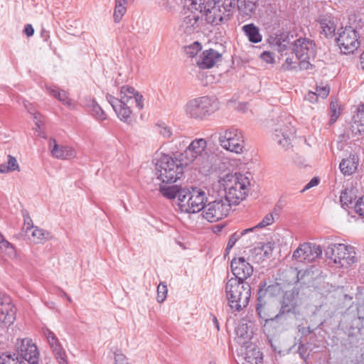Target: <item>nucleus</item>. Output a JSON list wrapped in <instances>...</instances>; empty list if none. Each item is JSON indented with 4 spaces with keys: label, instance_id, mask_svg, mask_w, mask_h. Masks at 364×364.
<instances>
[{
    "label": "nucleus",
    "instance_id": "nucleus-1",
    "mask_svg": "<svg viewBox=\"0 0 364 364\" xmlns=\"http://www.w3.org/2000/svg\"><path fill=\"white\" fill-rule=\"evenodd\" d=\"M213 158L207 149L206 140L200 138L190 142L184 152L175 159L167 155L163 156L157 161V166L164 181H174L182 177L183 168L191 164L200 172L209 171Z\"/></svg>",
    "mask_w": 364,
    "mask_h": 364
},
{
    "label": "nucleus",
    "instance_id": "nucleus-2",
    "mask_svg": "<svg viewBox=\"0 0 364 364\" xmlns=\"http://www.w3.org/2000/svg\"><path fill=\"white\" fill-rule=\"evenodd\" d=\"M225 191V199L230 204L237 205L247 196L250 188V180L242 173L228 174L221 181Z\"/></svg>",
    "mask_w": 364,
    "mask_h": 364
},
{
    "label": "nucleus",
    "instance_id": "nucleus-3",
    "mask_svg": "<svg viewBox=\"0 0 364 364\" xmlns=\"http://www.w3.org/2000/svg\"><path fill=\"white\" fill-rule=\"evenodd\" d=\"M225 291L232 309L239 311L247 306L251 296L249 283L231 278L226 284Z\"/></svg>",
    "mask_w": 364,
    "mask_h": 364
},
{
    "label": "nucleus",
    "instance_id": "nucleus-4",
    "mask_svg": "<svg viewBox=\"0 0 364 364\" xmlns=\"http://www.w3.org/2000/svg\"><path fill=\"white\" fill-rule=\"evenodd\" d=\"M207 196L205 191L197 187L184 188L179 192L178 207L186 213H196L203 210Z\"/></svg>",
    "mask_w": 364,
    "mask_h": 364
},
{
    "label": "nucleus",
    "instance_id": "nucleus-5",
    "mask_svg": "<svg viewBox=\"0 0 364 364\" xmlns=\"http://www.w3.org/2000/svg\"><path fill=\"white\" fill-rule=\"evenodd\" d=\"M277 44L280 51L292 46V50L298 59H310L315 56V44L307 38H299L294 41H291L289 35L285 38L281 36L277 38Z\"/></svg>",
    "mask_w": 364,
    "mask_h": 364
},
{
    "label": "nucleus",
    "instance_id": "nucleus-6",
    "mask_svg": "<svg viewBox=\"0 0 364 364\" xmlns=\"http://www.w3.org/2000/svg\"><path fill=\"white\" fill-rule=\"evenodd\" d=\"M213 104L212 99L208 96L192 99L185 105L186 114L189 118L203 120L215 112Z\"/></svg>",
    "mask_w": 364,
    "mask_h": 364
},
{
    "label": "nucleus",
    "instance_id": "nucleus-7",
    "mask_svg": "<svg viewBox=\"0 0 364 364\" xmlns=\"http://www.w3.org/2000/svg\"><path fill=\"white\" fill-rule=\"evenodd\" d=\"M326 257L341 267H347L355 262L354 247L344 244H331L325 250Z\"/></svg>",
    "mask_w": 364,
    "mask_h": 364
},
{
    "label": "nucleus",
    "instance_id": "nucleus-8",
    "mask_svg": "<svg viewBox=\"0 0 364 364\" xmlns=\"http://www.w3.org/2000/svg\"><path fill=\"white\" fill-rule=\"evenodd\" d=\"M220 146L231 152L240 154L242 152L245 145L244 136L241 131L230 127L219 133Z\"/></svg>",
    "mask_w": 364,
    "mask_h": 364
},
{
    "label": "nucleus",
    "instance_id": "nucleus-9",
    "mask_svg": "<svg viewBox=\"0 0 364 364\" xmlns=\"http://www.w3.org/2000/svg\"><path fill=\"white\" fill-rule=\"evenodd\" d=\"M231 209V205L225 198L206 202L202 215L210 223L218 222L225 218Z\"/></svg>",
    "mask_w": 364,
    "mask_h": 364
},
{
    "label": "nucleus",
    "instance_id": "nucleus-10",
    "mask_svg": "<svg viewBox=\"0 0 364 364\" xmlns=\"http://www.w3.org/2000/svg\"><path fill=\"white\" fill-rule=\"evenodd\" d=\"M276 287L274 285H269L267 287L266 282L261 284L257 292V304L256 310L259 318H265L266 317L274 318L275 310L270 304L272 294Z\"/></svg>",
    "mask_w": 364,
    "mask_h": 364
},
{
    "label": "nucleus",
    "instance_id": "nucleus-11",
    "mask_svg": "<svg viewBox=\"0 0 364 364\" xmlns=\"http://www.w3.org/2000/svg\"><path fill=\"white\" fill-rule=\"evenodd\" d=\"M338 35L336 43L343 53H353L360 46L358 33L350 26L341 28Z\"/></svg>",
    "mask_w": 364,
    "mask_h": 364
},
{
    "label": "nucleus",
    "instance_id": "nucleus-12",
    "mask_svg": "<svg viewBox=\"0 0 364 364\" xmlns=\"http://www.w3.org/2000/svg\"><path fill=\"white\" fill-rule=\"evenodd\" d=\"M200 11L192 5L191 10L186 12V16L179 26V31L186 35H191L198 31L201 19L202 6L199 5Z\"/></svg>",
    "mask_w": 364,
    "mask_h": 364
},
{
    "label": "nucleus",
    "instance_id": "nucleus-13",
    "mask_svg": "<svg viewBox=\"0 0 364 364\" xmlns=\"http://www.w3.org/2000/svg\"><path fill=\"white\" fill-rule=\"evenodd\" d=\"M16 346L18 353L25 360L31 364L38 363L39 352L31 339L23 338L16 343Z\"/></svg>",
    "mask_w": 364,
    "mask_h": 364
},
{
    "label": "nucleus",
    "instance_id": "nucleus-14",
    "mask_svg": "<svg viewBox=\"0 0 364 364\" xmlns=\"http://www.w3.org/2000/svg\"><path fill=\"white\" fill-rule=\"evenodd\" d=\"M230 267L235 276L234 278L240 282H245L253 273L252 266L244 257L233 258L231 261Z\"/></svg>",
    "mask_w": 364,
    "mask_h": 364
},
{
    "label": "nucleus",
    "instance_id": "nucleus-15",
    "mask_svg": "<svg viewBox=\"0 0 364 364\" xmlns=\"http://www.w3.org/2000/svg\"><path fill=\"white\" fill-rule=\"evenodd\" d=\"M295 132V128L288 122L282 126L280 125L274 130L273 139L283 148L288 149L291 146V138Z\"/></svg>",
    "mask_w": 364,
    "mask_h": 364
},
{
    "label": "nucleus",
    "instance_id": "nucleus-16",
    "mask_svg": "<svg viewBox=\"0 0 364 364\" xmlns=\"http://www.w3.org/2000/svg\"><path fill=\"white\" fill-rule=\"evenodd\" d=\"M120 103L132 105L135 103L139 109L144 107V97L131 86H122L120 90Z\"/></svg>",
    "mask_w": 364,
    "mask_h": 364
},
{
    "label": "nucleus",
    "instance_id": "nucleus-17",
    "mask_svg": "<svg viewBox=\"0 0 364 364\" xmlns=\"http://www.w3.org/2000/svg\"><path fill=\"white\" fill-rule=\"evenodd\" d=\"M235 332L239 342L245 344L253 336L255 325L252 320H235Z\"/></svg>",
    "mask_w": 364,
    "mask_h": 364
},
{
    "label": "nucleus",
    "instance_id": "nucleus-18",
    "mask_svg": "<svg viewBox=\"0 0 364 364\" xmlns=\"http://www.w3.org/2000/svg\"><path fill=\"white\" fill-rule=\"evenodd\" d=\"M106 99L121 121L128 122L131 119L132 111L129 105L120 103L118 98L109 94H107Z\"/></svg>",
    "mask_w": 364,
    "mask_h": 364
},
{
    "label": "nucleus",
    "instance_id": "nucleus-19",
    "mask_svg": "<svg viewBox=\"0 0 364 364\" xmlns=\"http://www.w3.org/2000/svg\"><path fill=\"white\" fill-rule=\"evenodd\" d=\"M205 20L212 25H220L228 22L232 16L230 13L223 12V9L214 5L205 10Z\"/></svg>",
    "mask_w": 364,
    "mask_h": 364
},
{
    "label": "nucleus",
    "instance_id": "nucleus-20",
    "mask_svg": "<svg viewBox=\"0 0 364 364\" xmlns=\"http://www.w3.org/2000/svg\"><path fill=\"white\" fill-rule=\"evenodd\" d=\"M156 179H159L161 181L159 185V191L163 196L168 199H173L176 197L178 198L179 192L183 189L179 187L178 185H168L173 183L176 182L179 178H177L174 181H164L163 178L160 176V171H159L157 163L156 164Z\"/></svg>",
    "mask_w": 364,
    "mask_h": 364
},
{
    "label": "nucleus",
    "instance_id": "nucleus-21",
    "mask_svg": "<svg viewBox=\"0 0 364 364\" xmlns=\"http://www.w3.org/2000/svg\"><path fill=\"white\" fill-rule=\"evenodd\" d=\"M221 60L222 55L219 52L213 49H208L202 53L197 63L200 68L208 69L213 67Z\"/></svg>",
    "mask_w": 364,
    "mask_h": 364
},
{
    "label": "nucleus",
    "instance_id": "nucleus-22",
    "mask_svg": "<svg viewBox=\"0 0 364 364\" xmlns=\"http://www.w3.org/2000/svg\"><path fill=\"white\" fill-rule=\"evenodd\" d=\"M49 149L52 156L59 159H68L75 156V150L72 147L58 145L53 138L50 139Z\"/></svg>",
    "mask_w": 364,
    "mask_h": 364
},
{
    "label": "nucleus",
    "instance_id": "nucleus-23",
    "mask_svg": "<svg viewBox=\"0 0 364 364\" xmlns=\"http://www.w3.org/2000/svg\"><path fill=\"white\" fill-rule=\"evenodd\" d=\"M299 251L303 252V255L305 262H311L318 258L322 254V249L320 245L312 244L310 242H305L300 245L297 248L296 254Z\"/></svg>",
    "mask_w": 364,
    "mask_h": 364
},
{
    "label": "nucleus",
    "instance_id": "nucleus-24",
    "mask_svg": "<svg viewBox=\"0 0 364 364\" xmlns=\"http://www.w3.org/2000/svg\"><path fill=\"white\" fill-rule=\"evenodd\" d=\"M16 309L9 296L0 293V318H16Z\"/></svg>",
    "mask_w": 364,
    "mask_h": 364
},
{
    "label": "nucleus",
    "instance_id": "nucleus-25",
    "mask_svg": "<svg viewBox=\"0 0 364 364\" xmlns=\"http://www.w3.org/2000/svg\"><path fill=\"white\" fill-rule=\"evenodd\" d=\"M258 1L259 0L237 1L235 3L240 16L246 20L250 18L256 11Z\"/></svg>",
    "mask_w": 364,
    "mask_h": 364
},
{
    "label": "nucleus",
    "instance_id": "nucleus-26",
    "mask_svg": "<svg viewBox=\"0 0 364 364\" xmlns=\"http://www.w3.org/2000/svg\"><path fill=\"white\" fill-rule=\"evenodd\" d=\"M296 302L292 294H286L284 296L280 311L276 314L273 318H279L280 317L291 316L294 314Z\"/></svg>",
    "mask_w": 364,
    "mask_h": 364
},
{
    "label": "nucleus",
    "instance_id": "nucleus-27",
    "mask_svg": "<svg viewBox=\"0 0 364 364\" xmlns=\"http://www.w3.org/2000/svg\"><path fill=\"white\" fill-rule=\"evenodd\" d=\"M350 129L355 134L364 133V103L358 107L357 112L352 119Z\"/></svg>",
    "mask_w": 364,
    "mask_h": 364
},
{
    "label": "nucleus",
    "instance_id": "nucleus-28",
    "mask_svg": "<svg viewBox=\"0 0 364 364\" xmlns=\"http://www.w3.org/2000/svg\"><path fill=\"white\" fill-rule=\"evenodd\" d=\"M242 31L244 32L248 40L253 43H257L262 41V36L259 32V29L254 23H249L242 27Z\"/></svg>",
    "mask_w": 364,
    "mask_h": 364
},
{
    "label": "nucleus",
    "instance_id": "nucleus-29",
    "mask_svg": "<svg viewBox=\"0 0 364 364\" xmlns=\"http://www.w3.org/2000/svg\"><path fill=\"white\" fill-rule=\"evenodd\" d=\"M318 21L321 28V33L324 34L326 37L332 36V35L335 33L336 26L332 21L331 16H321Z\"/></svg>",
    "mask_w": 364,
    "mask_h": 364
},
{
    "label": "nucleus",
    "instance_id": "nucleus-30",
    "mask_svg": "<svg viewBox=\"0 0 364 364\" xmlns=\"http://www.w3.org/2000/svg\"><path fill=\"white\" fill-rule=\"evenodd\" d=\"M358 304L355 307L350 306L347 310V316H350L352 312L356 311V316L353 315V318H364V292L359 291L356 294Z\"/></svg>",
    "mask_w": 364,
    "mask_h": 364
},
{
    "label": "nucleus",
    "instance_id": "nucleus-31",
    "mask_svg": "<svg viewBox=\"0 0 364 364\" xmlns=\"http://www.w3.org/2000/svg\"><path fill=\"white\" fill-rule=\"evenodd\" d=\"M254 228H247L242 230L241 232H235L232 234L229 238V240L227 244L226 251L232 249L235 245V242L238 240L241 241L242 245L247 247L248 242H245L244 236L246 234L253 232Z\"/></svg>",
    "mask_w": 364,
    "mask_h": 364
},
{
    "label": "nucleus",
    "instance_id": "nucleus-32",
    "mask_svg": "<svg viewBox=\"0 0 364 364\" xmlns=\"http://www.w3.org/2000/svg\"><path fill=\"white\" fill-rule=\"evenodd\" d=\"M357 168V162L355 156H350L344 159L340 164L341 171L344 175H351Z\"/></svg>",
    "mask_w": 364,
    "mask_h": 364
},
{
    "label": "nucleus",
    "instance_id": "nucleus-33",
    "mask_svg": "<svg viewBox=\"0 0 364 364\" xmlns=\"http://www.w3.org/2000/svg\"><path fill=\"white\" fill-rule=\"evenodd\" d=\"M133 0H115V8L114 11V18L115 22H119L122 16L127 11V6Z\"/></svg>",
    "mask_w": 364,
    "mask_h": 364
},
{
    "label": "nucleus",
    "instance_id": "nucleus-34",
    "mask_svg": "<svg viewBox=\"0 0 364 364\" xmlns=\"http://www.w3.org/2000/svg\"><path fill=\"white\" fill-rule=\"evenodd\" d=\"M356 198L355 191L352 188L344 189L341 194L340 201L342 208L346 209L350 208V205L353 203V201Z\"/></svg>",
    "mask_w": 364,
    "mask_h": 364
},
{
    "label": "nucleus",
    "instance_id": "nucleus-35",
    "mask_svg": "<svg viewBox=\"0 0 364 364\" xmlns=\"http://www.w3.org/2000/svg\"><path fill=\"white\" fill-rule=\"evenodd\" d=\"M308 273L306 270H298L297 268L290 267L287 270V275L292 276V279H287V282L289 284H297L299 281L302 280Z\"/></svg>",
    "mask_w": 364,
    "mask_h": 364
},
{
    "label": "nucleus",
    "instance_id": "nucleus-36",
    "mask_svg": "<svg viewBox=\"0 0 364 364\" xmlns=\"http://www.w3.org/2000/svg\"><path fill=\"white\" fill-rule=\"evenodd\" d=\"M220 9H223V12L233 14L236 6L235 0H211L208 4H211Z\"/></svg>",
    "mask_w": 364,
    "mask_h": 364
},
{
    "label": "nucleus",
    "instance_id": "nucleus-37",
    "mask_svg": "<svg viewBox=\"0 0 364 364\" xmlns=\"http://www.w3.org/2000/svg\"><path fill=\"white\" fill-rule=\"evenodd\" d=\"M48 92L53 96L54 97L57 98L59 101L62 102L64 105H66L68 106L71 105V100L68 97L67 92L65 90H60L57 87L48 88Z\"/></svg>",
    "mask_w": 364,
    "mask_h": 364
},
{
    "label": "nucleus",
    "instance_id": "nucleus-38",
    "mask_svg": "<svg viewBox=\"0 0 364 364\" xmlns=\"http://www.w3.org/2000/svg\"><path fill=\"white\" fill-rule=\"evenodd\" d=\"M87 106L90 109V111L92 115L95 118L100 120H104L106 119V114L105 112L94 99L90 100Z\"/></svg>",
    "mask_w": 364,
    "mask_h": 364
},
{
    "label": "nucleus",
    "instance_id": "nucleus-39",
    "mask_svg": "<svg viewBox=\"0 0 364 364\" xmlns=\"http://www.w3.org/2000/svg\"><path fill=\"white\" fill-rule=\"evenodd\" d=\"M0 250L8 255L9 257L16 256V250L11 243L7 241L0 232Z\"/></svg>",
    "mask_w": 364,
    "mask_h": 364
},
{
    "label": "nucleus",
    "instance_id": "nucleus-40",
    "mask_svg": "<svg viewBox=\"0 0 364 364\" xmlns=\"http://www.w3.org/2000/svg\"><path fill=\"white\" fill-rule=\"evenodd\" d=\"M0 364H26V363L19 359L16 354L2 353L0 355Z\"/></svg>",
    "mask_w": 364,
    "mask_h": 364
},
{
    "label": "nucleus",
    "instance_id": "nucleus-41",
    "mask_svg": "<svg viewBox=\"0 0 364 364\" xmlns=\"http://www.w3.org/2000/svg\"><path fill=\"white\" fill-rule=\"evenodd\" d=\"M43 334L46 337L48 343L51 348L53 350V348L58 347L60 344H61L58 340V338L56 337L55 333L51 331L48 328H43Z\"/></svg>",
    "mask_w": 364,
    "mask_h": 364
},
{
    "label": "nucleus",
    "instance_id": "nucleus-42",
    "mask_svg": "<svg viewBox=\"0 0 364 364\" xmlns=\"http://www.w3.org/2000/svg\"><path fill=\"white\" fill-rule=\"evenodd\" d=\"M59 364H68L67 355L61 344L52 350Z\"/></svg>",
    "mask_w": 364,
    "mask_h": 364
},
{
    "label": "nucleus",
    "instance_id": "nucleus-43",
    "mask_svg": "<svg viewBox=\"0 0 364 364\" xmlns=\"http://www.w3.org/2000/svg\"><path fill=\"white\" fill-rule=\"evenodd\" d=\"M262 249L258 246L250 250V254L248 257V260L255 262L260 263L264 259V255L262 254Z\"/></svg>",
    "mask_w": 364,
    "mask_h": 364
},
{
    "label": "nucleus",
    "instance_id": "nucleus-44",
    "mask_svg": "<svg viewBox=\"0 0 364 364\" xmlns=\"http://www.w3.org/2000/svg\"><path fill=\"white\" fill-rule=\"evenodd\" d=\"M48 234L46 230L38 228V227H34L31 232V240L35 243L41 242L46 239V235Z\"/></svg>",
    "mask_w": 364,
    "mask_h": 364
},
{
    "label": "nucleus",
    "instance_id": "nucleus-45",
    "mask_svg": "<svg viewBox=\"0 0 364 364\" xmlns=\"http://www.w3.org/2000/svg\"><path fill=\"white\" fill-rule=\"evenodd\" d=\"M340 109H341V108H340V105L338 104V100L336 99L334 100H332L330 104V110L331 112V119H330L331 123H334L337 120L338 117H339V115L341 114Z\"/></svg>",
    "mask_w": 364,
    "mask_h": 364
},
{
    "label": "nucleus",
    "instance_id": "nucleus-46",
    "mask_svg": "<svg viewBox=\"0 0 364 364\" xmlns=\"http://www.w3.org/2000/svg\"><path fill=\"white\" fill-rule=\"evenodd\" d=\"M167 295V287L164 282H161L157 287V301L162 303L165 301Z\"/></svg>",
    "mask_w": 364,
    "mask_h": 364
},
{
    "label": "nucleus",
    "instance_id": "nucleus-47",
    "mask_svg": "<svg viewBox=\"0 0 364 364\" xmlns=\"http://www.w3.org/2000/svg\"><path fill=\"white\" fill-rule=\"evenodd\" d=\"M274 221V216L272 213H268L265 215V217L262 219V220L254 228V230L257 228H264L269 225H272Z\"/></svg>",
    "mask_w": 364,
    "mask_h": 364
},
{
    "label": "nucleus",
    "instance_id": "nucleus-48",
    "mask_svg": "<svg viewBox=\"0 0 364 364\" xmlns=\"http://www.w3.org/2000/svg\"><path fill=\"white\" fill-rule=\"evenodd\" d=\"M259 248L262 249V254L264 255V258H269L272 254L273 251V244L271 242H268L264 245H261L258 246Z\"/></svg>",
    "mask_w": 364,
    "mask_h": 364
},
{
    "label": "nucleus",
    "instance_id": "nucleus-49",
    "mask_svg": "<svg viewBox=\"0 0 364 364\" xmlns=\"http://www.w3.org/2000/svg\"><path fill=\"white\" fill-rule=\"evenodd\" d=\"M158 132L165 138H169L172 135L171 128L166 126L165 124H159Z\"/></svg>",
    "mask_w": 364,
    "mask_h": 364
},
{
    "label": "nucleus",
    "instance_id": "nucleus-50",
    "mask_svg": "<svg viewBox=\"0 0 364 364\" xmlns=\"http://www.w3.org/2000/svg\"><path fill=\"white\" fill-rule=\"evenodd\" d=\"M355 211L361 217L364 218V196L360 198L354 205Z\"/></svg>",
    "mask_w": 364,
    "mask_h": 364
},
{
    "label": "nucleus",
    "instance_id": "nucleus-51",
    "mask_svg": "<svg viewBox=\"0 0 364 364\" xmlns=\"http://www.w3.org/2000/svg\"><path fill=\"white\" fill-rule=\"evenodd\" d=\"M176 143V146H178V149H183L188 146L187 144H189L188 138L185 136H180L178 138H175L173 140Z\"/></svg>",
    "mask_w": 364,
    "mask_h": 364
},
{
    "label": "nucleus",
    "instance_id": "nucleus-52",
    "mask_svg": "<svg viewBox=\"0 0 364 364\" xmlns=\"http://www.w3.org/2000/svg\"><path fill=\"white\" fill-rule=\"evenodd\" d=\"M6 164H7V166H8L10 172L16 171V170H19V166L17 163L16 158L11 155L8 156V161H7Z\"/></svg>",
    "mask_w": 364,
    "mask_h": 364
},
{
    "label": "nucleus",
    "instance_id": "nucleus-53",
    "mask_svg": "<svg viewBox=\"0 0 364 364\" xmlns=\"http://www.w3.org/2000/svg\"><path fill=\"white\" fill-rule=\"evenodd\" d=\"M330 92V87L328 86H317L316 88V93L318 97H321V98H326Z\"/></svg>",
    "mask_w": 364,
    "mask_h": 364
},
{
    "label": "nucleus",
    "instance_id": "nucleus-54",
    "mask_svg": "<svg viewBox=\"0 0 364 364\" xmlns=\"http://www.w3.org/2000/svg\"><path fill=\"white\" fill-rule=\"evenodd\" d=\"M298 353L300 357L306 361L309 358L308 347L302 343H300L298 348Z\"/></svg>",
    "mask_w": 364,
    "mask_h": 364
},
{
    "label": "nucleus",
    "instance_id": "nucleus-55",
    "mask_svg": "<svg viewBox=\"0 0 364 364\" xmlns=\"http://www.w3.org/2000/svg\"><path fill=\"white\" fill-rule=\"evenodd\" d=\"M293 64H294V63H293L291 58H287L285 60V62L282 64L281 69L284 71L296 70L297 66L293 65Z\"/></svg>",
    "mask_w": 364,
    "mask_h": 364
},
{
    "label": "nucleus",
    "instance_id": "nucleus-56",
    "mask_svg": "<svg viewBox=\"0 0 364 364\" xmlns=\"http://www.w3.org/2000/svg\"><path fill=\"white\" fill-rule=\"evenodd\" d=\"M261 59L267 63H273L274 61V53L269 51H264L261 55Z\"/></svg>",
    "mask_w": 364,
    "mask_h": 364
},
{
    "label": "nucleus",
    "instance_id": "nucleus-57",
    "mask_svg": "<svg viewBox=\"0 0 364 364\" xmlns=\"http://www.w3.org/2000/svg\"><path fill=\"white\" fill-rule=\"evenodd\" d=\"M201 49V46L198 42H195L187 48V53H190L191 56L197 54L198 51Z\"/></svg>",
    "mask_w": 364,
    "mask_h": 364
},
{
    "label": "nucleus",
    "instance_id": "nucleus-58",
    "mask_svg": "<svg viewBox=\"0 0 364 364\" xmlns=\"http://www.w3.org/2000/svg\"><path fill=\"white\" fill-rule=\"evenodd\" d=\"M299 63H298V67L299 70H309L311 69L313 65L309 63V59H299Z\"/></svg>",
    "mask_w": 364,
    "mask_h": 364
},
{
    "label": "nucleus",
    "instance_id": "nucleus-59",
    "mask_svg": "<svg viewBox=\"0 0 364 364\" xmlns=\"http://www.w3.org/2000/svg\"><path fill=\"white\" fill-rule=\"evenodd\" d=\"M115 364H128L126 356L121 353H114Z\"/></svg>",
    "mask_w": 364,
    "mask_h": 364
},
{
    "label": "nucleus",
    "instance_id": "nucleus-60",
    "mask_svg": "<svg viewBox=\"0 0 364 364\" xmlns=\"http://www.w3.org/2000/svg\"><path fill=\"white\" fill-rule=\"evenodd\" d=\"M319 183V178L318 177H314L301 191V193H304V191L316 186Z\"/></svg>",
    "mask_w": 364,
    "mask_h": 364
},
{
    "label": "nucleus",
    "instance_id": "nucleus-61",
    "mask_svg": "<svg viewBox=\"0 0 364 364\" xmlns=\"http://www.w3.org/2000/svg\"><path fill=\"white\" fill-rule=\"evenodd\" d=\"M33 119L36 126V131H38L41 126L43 124L42 115L39 112H33Z\"/></svg>",
    "mask_w": 364,
    "mask_h": 364
},
{
    "label": "nucleus",
    "instance_id": "nucleus-62",
    "mask_svg": "<svg viewBox=\"0 0 364 364\" xmlns=\"http://www.w3.org/2000/svg\"><path fill=\"white\" fill-rule=\"evenodd\" d=\"M318 96L315 92H309L306 95L305 98L311 103L316 102L318 101Z\"/></svg>",
    "mask_w": 364,
    "mask_h": 364
},
{
    "label": "nucleus",
    "instance_id": "nucleus-63",
    "mask_svg": "<svg viewBox=\"0 0 364 364\" xmlns=\"http://www.w3.org/2000/svg\"><path fill=\"white\" fill-rule=\"evenodd\" d=\"M297 249H296L293 253L292 257L294 259L298 262H305L304 258V255H303V252L299 251V253L296 254Z\"/></svg>",
    "mask_w": 364,
    "mask_h": 364
},
{
    "label": "nucleus",
    "instance_id": "nucleus-64",
    "mask_svg": "<svg viewBox=\"0 0 364 364\" xmlns=\"http://www.w3.org/2000/svg\"><path fill=\"white\" fill-rule=\"evenodd\" d=\"M23 32L27 36L30 37L33 35L34 29L31 24H26L24 28Z\"/></svg>",
    "mask_w": 364,
    "mask_h": 364
}]
</instances>
